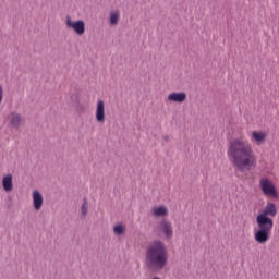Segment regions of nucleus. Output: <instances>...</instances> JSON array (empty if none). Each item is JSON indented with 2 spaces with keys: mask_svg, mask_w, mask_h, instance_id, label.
<instances>
[{
  "mask_svg": "<svg viewBox=\"0 0 279 279\" xmlns=\"http://www.w3.org/2000/svg\"><path fill=\"white\" fill-rule=\"evenodd\" d=\"M251 141L255 145H263L267 141V132L265 131H252Z\"/></svg>",
  "mask_w": 279,
  "mask_h": 279,
  "instance_id": "9",
  "label": "nucleus"
},
{
  "mask_svg": "<svg viewBox=\"0 0 279 279\" xmlns=\"http://www.w3.org/2000/svg\"><path fill=\"white\" fill-rule=\"evenodd\" d=\"M14 177L9 173V174H5L3 178H2V189L3 191H5V193H12V191L14 190Z\"/></svg>",
  "mask_w": 279,
  "mask_h": 279,
  "instance_id": "10",
  "label": "nucleus"
},
{
  "mask_svg": "<svg viewBox=\"0 0 279 279\" xmlns=\"http://www.w3.org/2000/svg\"><path fill=\"white\" fill-rule=\"evenodd\" d=\"M81 211L83 217H86V215L88 214V201H86V198H84V203L82 204Z\"/></svg>",
  "mask_w": 279,
  "mask_h": 279,
  "instance_id": "16",
  "label": "nucleus"
},
{
  "mask_svg": "<svg viewBox=\"0 0 279 279\" xmlns=\"http://www.w3.org/2000/svg\"><path fill=\"white\" fill-rule=\"evenodd\" d=\"M5 123H8L9 128H14L15 130H19L21 125L25 123V120L23 119V116L16 111H11L5 119Z\"/></svg>",
  "mask_w": 279,
  "mask_h": 279,
  "instance_id": "7",
  "label": "nucleus"
},
{
  "mask_svg": "<svg viewBox=\"0 0 279 279\" xmlns=\"http://www.w3.org/2000/svg\"><path fill=\"white\" fill-rule=\"evenodd\" d=\"M65 25L69 29H73L75 34L82 36L86 32V24L83 20L73 21L71 16L65 17Z\"/></svg>",
  "mask_w": 279,
  "mask_h": 279,
  "instance_id": "5",
  "label": "nucleus"
},
{
  "mask_svg": "<svg viewBox=\"0 0 279 279\" xmlns=\"http://www.w3.org/2000/svg\"><path fill=\"white\" fill-rule=\"evenodd\" d=\"M45 199L43 198V194L38 190L33 192V206L35 210H40L43 208Z\"/></svg>",
  "mask_w": 279,
  "mask_h": 279,
  "instance_id": "14",
  "label": "nucleus"
},
{
  "mask_svg": "<svg viewBox=\"0 0 279 279\" xmlns=\"http://www.w3.org/2000/svg\"><path fill=\"white\" fill-rule=\"evenodd\" d=\"M169 260L167 244L160 240H155L147 245L145 263L150 271H162Z\"/></svg>",
  "mask_w": 279,
  "mask_h": 279,
  "instance_id": "3",
  "label": "nucleus"
},
{
  "mask_svg": "<svg viewBox=\"0 0 279 279\" xmlns=\"http://www.w3.org/2000/svg\"><path fill=\"white\" fill-rule=\"evenodd\" d=\"M156 231L159 234H162L165 239H172L173 238V225H171V221L169 220H161L157 227Z\"/></svg>",
  "mask_w": 279,
  "mask_h": 279,
  "instance_id": "6",
  "label": "nucleus"
},
{
  "mask_svg": "<svg viewBox=\"0 0 279 279\" xmlns=\"http://www.w3.org/2000/svg\"><path fill=\"white\" fill-rule=\"evenodd\" d=\"M278 215V207L274 202L268 201L264 210L257 215L256 223L257 230L254 231V239L259 245H265L271 239V231L274 230V217Z\"/></svg>",
  "mask_w": 279,
  "mask_h": 279,
  "instance_id": "2",
  "label": "nucleus"
},
{
  "mask_svg": "<svg viewBox=\"0 0 279 279\" xmlns=\"http://www.w3.org/2000/svg\"><path fill=\"white\" fill-rule=\"evenodd\" d=\"M3 101V87L0 85V105Z\"/></svg>",
  "mask_w": 279,
  "mask_h": 279,
  "instance_id": "17",
  "label": "nucleus"
},
{
  "mask_svg": "<svg viewBox=\"0 0 279 279\" xmlns=\"http://www.w3.org/2000/svg\"><path fill=\"white\" fill-rule=\"evenodd\" d=\"M95 118L97 123H100V125L106 123V102L102 99L97 100Z\"/></svg>",
  "mask_w": 279,
  "mask_h": 279,
  "instance_id": "8",
  "label": "nucleus"
},
{
  "mask_svg": "<svg viewBox=\"0 0 279 279\" xmlns=\"http://www.w3.org/2000/svg\"><path fill=\"white\" fill-rule=\"evenodd\" d=\"M227 156L238 171H252L258 165V157L243 133L229 143Z\"/></svg>",
  "mask_w": 279,
  "mask_h": 279,
  "instance_id": "1",
  "label": "nucleus"
},
{
  "mask_svg": "<svg viewBox=\"0 0 279 279\" xmlns=\"http://www.w3.org/2000/svg\"><path fill=\"white\" fill-rule=\"evenodd\" d=\"M113 232L117 236L123 234L125 232V226L119 223L113 227Z\"/></svg>",
  "mask_w": 279,
  "mask_h": 279,
  "instance_id": "15",
  "label": "nucleus"
},
{
  "mask_svg": "<svg viewBox=\"0 0 279 279\" xmlns=\"http://www.w3.org/2000/svg\"><path fill=\"white\" fill-rule=\"evenodd\" d=\"M153 217H169V207L166 205H156L150 210Z\"/></svg>",
  "mask_w": 279,
  "mask_h": 279,
  "instance_id": "12",
  "label": "nucleus"
},
{
  "mask_svg": "<svg viewBox=\"0 0 279 279\" xmlns=\"http://www.w3.org/2000/svg\"><path fill=\"white\" fill-rule=\"evenodd\" d=\"M259 191L268 199H279L278 187L269 177H262L259 179Z\"/></svg>",
  "mask_w": 279,
  "mask_h": 279,
  "instance_id": "4",
  "label": "nucleus"
},
{
  "mask_svg": "<svg viewBox=\"0 0 279 279\" xmlns=\"http://www.w3.org/2000/svg\"><path fill=\"white\" fill-rule=\"evenodd\" d=\"M121 22V11L119 9H116L109 13V25L111 27H117L119 23Z\"/></svg>",
  "mask_w": 279,
  "mask_h": 279,
  "instance_id": "13",
  "label": "nucleus"
},
{
  "mask_svg": "<svg viewBox=\"0 0 279 279\" xmlns=\"http://www.w3.org/2000/svg\"><path fill=\"white\" fill-rule=\"evenodd\" d=\"M153 279H160V278H158V277H155V278H153Z\"/></svg>",
  "mask_w": 279,
  "mask_h": 279,
  "instance_id": "18",
  "label": "nucleus"
},
{
  "mask_svg": "<svg viewBox=\"0 0 279 279\" xmlns=\"http://www.w3.org/2000/svg\"><path fill=\"white\" fill-rule=\"evenodd\" d=\"M168 101L173 104H184L186 101V93L184 92H173L168 95Z\"/></svg>",
  "mask_w": 279,
  "mask_h": 279,
  "instance_id": "11",
  "label": "nucleus"
}]
</instances>
